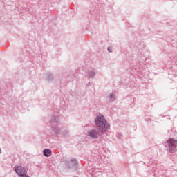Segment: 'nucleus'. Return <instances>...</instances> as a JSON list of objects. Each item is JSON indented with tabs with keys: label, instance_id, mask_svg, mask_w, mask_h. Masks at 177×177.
Masks as SVG:
<instances>
[{
	"label": "nucleus",
	"instance_id": "obj_1",
	"mask_svg": "<svg viewBox=\"0 0 177 177\" xmlns=\"http://www.w3.org/2000/svg\"><path fill=\"white\" fill-rule=\"evenodd\" d=\"M95 127L96 129H89L86 131V136L91 140H97L102 134H105L110 130L111 124L102 113H98L94 118Z\"/></svg>",
	"mask_w": 177,
	"mask_h": 177
},
{
	"label": "nucleus",
	"instance_id": "obj_2",
	"mask_svg": "<svg viewBox=\"0 0 177 177\" xmlns=\"http://www.w3.org/2000/svg\"><path fill=\"white\" fill-rule=\"evenodd\" d=\"M167 151L170 153H174L177 149V140L169 138L164 144Z\"/></svg>",
	"mask_w": 177,
	"mask_h": 177
},
{
	"label": "nucleus",
	"instance_id": "obj_3",
	"mask_svg": "<svg viewBox=\"0 0 177 177\" xmlns=\"http://www.w3.org/2000/svg\"><path fill=\"white\" fill-rule=\"evenodd\" d=\"M66 167H68V169L77 168V159H68L67 160H66Z\"/></svg>",
	"mask_w": 177,
	"mask_h": 177
},
{
	"label": "nucleus",
	"instance_id": "obj_4",
	"mask_svg": "<svg viewBox=\"0 0 177 177\" xmlns=\"http://www.w3.org/2000/svg\"><path fill=\"white\" fill-rule=\"evenodd\" d=\"M14 170L17 173V174L21 177H24V175L25 174V173H26V170L23 166H15Z\"/></svg>",
	"mask_w": 177,
	"mask_h": 177
},
{
	"label": "nucleus",
	"instance_id": "obj_5",
	"mask_svg": "<svg viewBox=\"0 0 177 177\" xmlns=\"http://www.w3.org/2000/svg\"><path fill=\"white\" fill-rule=\"evenodd\" d=\"M115 98H116L115 93H114L113 91H112L111 93H109L106 96V101H109V102H111V101H115Z\"/></svg>",
	"mask_w": 177,
	"mask_h": 177
},
{
	"label": "nucleus",
	"instance_id": "obj_6",
	"mask_svg": "<svg viewBox=\"0 0 177 177\" xmlns=\"http://www.w3.org/2000/svg\"><path fill=\"white\" fill-rule=\"evenodd\" d=\"M95 76L96 73L95 69H91L90 71H88L87 77H88V79H95Z\"/></svg>",
	"mask_w": 177,
	"mask_h": 177
},
{
	"label": "nucleus",
	"instance_id": "obj_7",
	"mask_svg": "<svg viewBox=\"0 0 177 177\" xmlns=\"http://www.w3.org/2000/svg\"><path fill=\"white\" fill-rule=\"evenodd\" d=\"M53 153L52 149H50V148H45L43 150V154L44 155V156H46L47 158H48L49 156H51Z\"/></svg>",
	"mask_w": 177,
	"mask_h": 177
},
{
	"label": "nucleus",
	"instance_id": "obj_8",
	"mask_svg": "<svg viewBox=\"0 0 177 177\" xmlns=\"http://www.w3.org/2000/svg\"><path fill=\"white\" fill-rule=\"evenodd\" d=\"M46 79L48 82H52L54 79V76L51 72H48L46 75Z\"/></svg>",
	"mask_w": 177,
	"mask_h": 177
},
{
	"label": "nucleus",
	"instance_id": "obj_9",
	"mask_svg": "<svg viewBox=\"0 0 177 177\" xmlns=\"http://www.w3.org/2000/svg\"><path fill=\"white\" fill-rule=\"evenodd\" d=\"M60 133V129L59 127H53L50 131L52 136H56V134H59Z\"/></svg>",
	"mask_w": 177,
	"mask_h": 177
},
{
	"label": "nucleus",
	"instance_id": "obj_10",
	"mask_svg": "<svg viewBox=\"0 0 177 177\" xmlns=\"http://www.w3.org/2000/svg\"><path fill=\"white\" fill-rule=\"evenodd\" d=\"M58 122H59V119H58L57 116H53L50 119L51 123L55 124V123H58Z\"/></svg>",
	"mask_w": 177,
	"mask_h": 177
},
{
	"label": "nucleus",
	"instance_id": "obj_11",
	"mask_svg": "<svg viewBox=\"0 0 177 177\" xmlns=\"http://www.w3.org/2000/svg\"><path fill=\"white\" fill-rule=\"evenodd\" d=\"M93 174L95 177H102V171H94Z\"/></svg>",
	"mask_w": 177,
	"mask_h": 177
},
{
	"label": "nucleus",
	"instance_id": "obj_12",
	"mask_svg": "<svg viewBox=\"0 0 177 177\" xmlns=\"http://www.w3.org/2000/svg\"><path fill=\"white\" fill-rule=\"evenodd\" d=\"M24 169L26 170V173H24V177H30V176H28V174H27L28 169L26 167H24Z\"/></svg>",
	"mask_w": 177,
	"mask_h": 177
},
{
	"label": "nucleus",
	"instance_id": "obj_13",
	"mask_svg": "<svg viewBox=\"0 0 177 177\" xmlns=\"http://www.w3.org/2000/svg\"><path fill=\"white\" fill-rule=\"evenodd\" d=\"M116 136H117L118 138H122V133H117Z\"/></svg>",
	"mask_w": 177,
	"mask_h": 177
},
{
	"label": "nucleus",
	"instance_id": "obj_14",
	"mask_svg": "<svg viewBox=\"0 0 177 177\" xmlns=\"http://www.w3.org/2000/svg\"><path fill=\"white\" fill-rule=\"evenodd\" d=\"M109 53H113L112 48H110V47L108 48Z\"/></svg>",
	"mask_w": 177,
	"mask_h": 177
},
{
	"label": "nucleus",
	"instance_id": "obj_15",
	"mask_svg": "<svg viewBox=\"0 0 177 177\" xmlns=\"http://www.w3.org/2000/svg\"><path fill=\"white\" fill-rule=\"evenodd\" d=\"M90 84H91V83H90V82H88V83L87 84V86H90Z\"/></svg>",
	"mask_w": 177,
	"mask_h": 177
},
{
	"label": "nucleus",
	"instance_id": "obj_16",
	"mask_svg": "<svg viewBox=\"0 0 177 177\" xmlns=\"http://www.w3.org/2000/svg\"><path fill=\"white\" fill-rule=\"evenodd\" d=\"M0 153H1V148H0Z\"/></svg>",
	"mask_w": 177,
	"mask_h": 177
}]
</instances>
